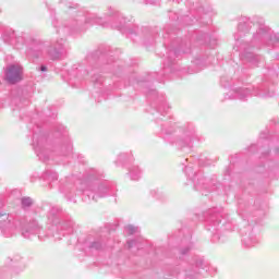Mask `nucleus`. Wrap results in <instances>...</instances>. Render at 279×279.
<instances>
[{"label": "nucleus", "mask_w": 279, "mask_h": 279, "mask_svg": "<svg viewBox=\"0 0 279 279\" xmlns=\"http://www.w3.org/2000/svg\"><path fill=\"white\" fill-rule=\"evenodd\" d=\"M48 221L50 223L48 232L38 226V222H32L27 228L23 229L22 235L24 239H32V236L37 234L40 241H45L49 236H56V239L60 241L62 238H60L58 233L54 234L53 232H59V230L64 231L65 234H71V232H73V221L71 220L61 222L58 216H50Z\"/></svg>", "instance_id": "nucleus-1"}, {"label": "nucleus", "mask_w": 279, "mask_h": 279, "mask_svg": "<svg viewBox=\"0 0 279 279\" xmlns=\"http://www.w3.org/2000/svg\"><path fill=\"white\" fill-rule=\"evenodd\" d=\"M0 230L3 236L10 238L16 234V222L10 214L0 213Z\"/></svg>", "instance_id": "nucleus-2"}, {"label": "nucleus", "mask_w": 279, "mask_h": 279, "mask_svg": "<svg viewBox=\"0 0 279 279\" xmlns=\"http://www.w3.org/2000/svg\"><path fill=\"white\" fill-rule=\"evenodd\" d=\"M23 75V68L21 65H9L5 71V80L9 84H16L21 82Z\"/></svg>", "instance_id": "nucleus-3"}, {"label": "nucleus", "mask_w": 279, "mask_h": 279, "mask_svg": "<svg viewBox=\"0 0 279 279\" xmlns=\"http://www.w3.org/2000/svg\"><path fill=\"white\" fill-rule=\"evenodd\" d=\"M233 93H234V96L233 97L228 96L227 99H240V101H245L247 97H252V94L247 88H239V89H235Z\"/></svg>", "instance_id": "nucleus-4"}, {"label": "nucleus", "mask_w": 279, "mask_h": 279, "mask_svg": "<svg viewBox=\"0 0 279 279\" xmlns=\"http://www.w3.org/2000/svg\"><path fill=\"white\" fill-rule=\"evenodd\" d=\"M108 193V187L106 185H99L96 190V194L93 195L94 202H97L98 197H106V194Z\"/></svg>", "instance_id": "nucleus-5"}, {"label": "nucleus", "mask_w": 279, "mask_h": 279, "mask_svg": "<svg viewBox=\"0 0 279 279\" xmlns=\"http://www.w3.org/2000/svg\"><path fill=\"white\" fill-rule=\"evenodd\" d=\"M250 32V22H240L238 26V34L239 36H243Z\"/></svg>", "instance_id": "nucleus-6"}, {"label": "nucleus", "mask_w": 279, "mask_h": 279, "mask_svg": "<svg viewBox=\"0 0 279 279\" xmlns=\"http://www.w3.org/2000/svg\"><path fill=\"white\" fill-rule=\"evenodd\" d=\"M61 53H62V44H57L54 46V50L52 52L50 51V58H52V60H58Z\"/></svg>", "instance_id": "nucleus-7"}, {"label": "nucleus", "mask_w": 279, "mask_h": 279, "mask_svg": "<svg viewBox=\"0 0 279 279\" xmlns=\"http://www.w3.org/2000/svg\"><path fill=\"white\" fill-rule=\"evenodd\" d=\"M256 243H258L256 236H246L243 239V244L245 245V247H254Z\"/></svg>", "instance_id": "nucleus-8"}, {"label": "nucleus", "mask_w": 279, "mask_h": 279, "mask_svg": "<svg viewBox=\"0 0 279 279\" xmlns=\"http://www.w3.org/2000/svg\"><path fill=\"white\" fill-rule=\"evenodd\" d=\"M131 180H141V169L138 167H133L130 170Z\"/></svg>", "instance_id": "nucleus-9"}, {"label": "nucleus", "mask_w": 279, "mask_h": 279, "mask_svg": "<svg viewBox=\"0 0 279 279\" xmlns=\"http://www.w3.org/2000/svg\"><path fill=\"white\" fill-rule=\"evenodd\" d=\"M34 149L40 160H49V158L45 157V150L40 149L38 146H34Z\"/></svg>", "instance_id": "nucleus-10"}, {"label": "nucleus", "mask_w": 279, "mask_h": 279, "mask_svg": "<svg viewBox=\"0 0 279 279\" xmlns=\"http://www.w3.org/2000/svg\"><path fill=\"white\" fill-rule=\"evenodd\" d=\"M255 39L260 38V40H267V33L265 32V28H259L258 33L254 35Z\"/></svg>", "instance_id": "nucleus-11"}, {"label": "nucleus", "mask_w": 279, "mask_h": 279, "mask_svg": "<svg viewBox=\"0 0 279 279\" xmlns=\"http://www.w3.org/2000/svg\"><path fill=\"white\" fill-rule=\"evenodd\" d=\"M125 232L128 234H136V232H138V227H134L132 225H129L125 227Z\"/></svg>", "instance_id": "nucleus-12"}, {"label": "nucleus", "mask_w": 279, "mask_h": 279, "mask_svg": "<svg viewBox=\"0 0 279 279\" xmlns=\"http://www.w3.org/2000/svg\"><path fill=\"white\" fill-rule=\"evenodd\" d=\"M88 23H96L97 25H102V27H106V24H104V20H101V17H90Z\"/></svg>", "instance_id": "nucleus-13"}, {"label": "nucleus", "mask_w": 279, "mask_h": 279, "mask_svg": "<svg viewBox=\"0 0 279 279\" xmlns=\"http://www.w3.org/2000/svg\"><path fill=\"white\" fill-rule=\"evenodd\" d=\"M32 204H33L32 198H29V197L22 198L23 208H29V206H32Z\"/></svg>", "instance_id": "nucleus-14"}, {"label": "nucleus", "mask_w": 279, "mask_h": 279, "mask_svg": "<svg viewBox=\"0 0 279 279\" xmlns=\"http://www.w3.org/2000/svg\"><path fill=\"white\" fill-rule=\"evenodd\" d=\"M4 43H8L9 45H14V33L11 34L10 38L8 36H3Z\"/></svg>", "instance_id": "nucleus-15"}, {"label": "nucleus", "mask_w": 279, "mask_h": 279, "mask_svg": "<svg viewBox=\"0 0 279 279\" xmlns=\"http://www.w3.org/2000/svg\"><path fill=\"white\" fill-rule=\"evenodd\" d=\"M210 221H213L214 226H217V223L221 222V220H219V215L211 216Z\"/></svg>", "instance_id": "nucleus-16"}, {"label": "nucleus", "mask_w": 279, "mask_h": 279, "mask_svg": "<svg viewBox=\"0 0 279 279\" xmlns=\"http://www.w3.org/2000/svg\"><path fill=\"white\" fill-rule=\"evenodd\" d=\"M48 180H58V173L51 172L50 174L47 175Z\"/></svg>", "instance_id": "nucleus-17"}, {"label": "nucleus", "mask_w": 279, "mask_h": 279, "mask_svg": "<svg viewBox=\"0 0 279 279\" xmlns=\"http://www.w3.org/2000/svg\"><path fill=\"white\" fill-rule=\"evenodd\" d=\"M185 173H186L187 178H191V173L193 175V169L191 167H185Z\"/></svg>", "instance_id": "nucleus-18"}, {"label": "nucleus", "mask_w": 279, "mask_h": 279, "mask_svg": "<svg viewBox=\"0 0 279 279\" xmlns=\"http://www.w3.org/2000/svg\"><path fill=\"white\" fill-rule=\"evenodd\" d=\"M145 3H149L150 5H158V0H144Z\"/></svg>", "instance_id": "nucleus-19"}, {"label": "nucleus", "mask_w": 279, "mask_h": 279, "mask_svg": "<svg viewBox=\"0 0 279 279\" xmlns=\"http://www.w3.org/2000/svg\"><path fill=\"white\" fill-rule=\"evenodd\" d=\"M128 245H129V247H134V245H136V241L131 240L128 242Z\"/></svg>", "instance_id": "nucleus-20"}, {"label": "nucleus", "mask_w": 279, "mask_h": 279, "mask_svg": "<svg viewBox=\"0 0 279 279\" xmlns=\"http://www.w3.org/2000/svg\"><path fill=\"white\" fill-rule=\"evenodd\" d=\"M92 247H95L96 250H99V243H93Z\"/></svg>", "instance_id": "nucleus-21"}, {"label": "nucleus", "mask_w": 279, "mask_h": 279, "mask_svg": "<svg viewBox=\"0 0 279 279\" xmlns=\"http://www.w3.org/2000/svg\"><path fill=\"white\" fill-rule=\"evenodd\" d=\"M39 71H43V72L47 71V66L41 65V66L39 68Z\"/></svg>", "instance_id": "nucleus-22"}, {"label": "nucleus", "mask_w": 279, "mask_h": 279, "mask_svg": "<svg viewBox=\"0 0 279 279\" xmlns=\"http://www.w3.org/2000/svg\"><path fill=\"white\" fill-rule=\"evenodd\" d=\"M93 82L97 84L98 82L101 83V78H93Z\"/></svg>", "instance_id": "nucleus-23"}, {"label": "nucleus", "mask_w": 279, "mask_h": 279, "mask_svg": "<svg viewBox=\"0 0 279 279\" xmlns=\"http://www.w3.org/2000/svg\"><path fill=\"white\" fill-rule=\"evenodd\" d=\"M187 147H191V143H192V140L191 138H187Z\"/></svg>", "instance_id": "nucleus-24"}, {"label": "nucleus", "mask_w": 279, "mask_h": 279, "mask_svg": "<svg viewBox=\"0 0 279 279\" xmlns=\"http://www.w3.org/2000/svg\"><path fill=\"white\" fill-rule=\"evenodd\" d=\"M84 193H86V195H87L88 197H90V194L88 193V190H85Z\"/></svg>", "instance_id": "nucleus-25"}, {"label": "nucleus", "mask_w": 279, "mask_h": 279, "mask_svg": "<svg viewBox=\"0 0 279 279\" xmlns=\"http://www.w3.org/2000/svg\"><path fill=\"white\" fill-rule=\"evenodd\" d=\"M235 40H239V35H235Z\"/></svg>", "instance_id": "nucleus-26"}, {"label": "nucleus", "mask_w": 279, "mask_h": 279, "mask_svg": "<svg viewBox=\"0 0 279 279\" xmlns=\"http://www.w3.org/2000/svg\"><path fill=\"white\" fill-rule=\"evenodd\" d=\"M117 27V29H121V26H116Z\"/></svg>", "instance_id": "nucleus-27"}]
</instances>
